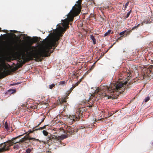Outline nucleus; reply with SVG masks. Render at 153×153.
<instances>
[{
	"label": "nucleus",
	"instance_id": "13",
	"mask_svg": "<svg viewBox=\"0 0 153 153\" xmlns=\"http://www.w3.org/2000/svg\"><path fill=\"white\" fill-rule=\"evenodd\" d=\"M150 19L149 18L145 19L143 21V23H148L149 22Z\"/></svg>",
	"mask_w": 153,
	"mask_h": 153
},
{
	"label": "nucleus",
	"instance_id": "24",
	"mask_svg": "<svg viewBox=\"0 0 153 153\" xmlns=\"http://www.w3.org/2000/svg\"><path fill=\"white\" fill-rule=\"evenodd\" d=\"M4 127H5V128L6 129H8V127L7 123V122H6L5 123Z\"/></svg>",
	"mask_w": 153,
	"mask_h": 153
},
{
	"label": "nucleus",
	"instance_id": "17",
	"mask_svg": "<svg viewBox=\"0 0 153 153\" xmlns=\"http://www.w3.org/2000/svg\"><path fill=\"white\" fill-rule=\"evenodd\" d=\"M140 25V24H138L137 25V26H135L134 27L131 29V30H133L134 29H137L138 27Z\"/></svg>",
	"mask_w": 153,
	"mask_h": 153
},
{
	"label": "nucleus",
	"instance_id": "23",
	"mask_svg": "<svg viewBox=\"0 0 153 153\" xmlns=\"http://www.w3.org/2000/svg\"><path fill=\"white\" fill-rule=\"evenodd\" d=\"M131 12V10H130V11L129 12H128V13H127V15L126 16V18H127L129 17Z\"/></svg>",
	"mask_w": 153,
	"mask_h": 153
},
{
	"label": "nucleus",
	"instance_id": "36",
	"mask_svg": "<svg viewBox=\"0 0 153 153\" xmlns=\"http://www.w3.org/2000/svg\"><path fill=\"white\" fill-rule=\"evenodd\" d=\"M113 45H112L111 46V47H110V48H111V47L113 46Z\"/></svg>",
	"mask_w": 153,
	"mask_h": 153
},
{
	"label": "nucleus",
	"instance_id": "42",
	"mask_svg": "<svg viewBox=\"0 0 153 153\" xmlns=\"http://www.w3.org/2000/svg\"><path fill=\"white\" fill-rule=\"evenodd\" d=\"M42 142H44V141H42Z\"/></svg>",
	"mask_w": 153,
	"mask_h": 153
},
{
	"label": "nucleus",
	"instance_id": "2",
	"mask_svg": "<svg viewBox=\"0 0 153 153\" xmlns=\"http://www.w3.org/2000/svg\"><path fill=\"white\" fill-rule=\"evenodd\" d=\"M130 74L128 73L126 80L121 82H117L111 84L110 86L100 87L98 88L95 93H99V94L103 97H107L108 99H114L117 98V96L122 93L125 90L126 88H129L131 84L130 81L129 82L130 78Z\"/></svg>",
	"mask_w": 153,
	"mask_h": 153
},
{
	"label": "nucleus",
	"instance_id": "21",
	"mask_svg": "<svg viewBox=\"0 0 153 153\" xmlns=\"http://www.w3.org/2000/svg\"><path fill=\"white\" fill-rule=\"evenodd\" d=\"M81 2H79V3L78 4V8L80 10H81Z\"/></svg>",
	"mask_w": 153,
	"mask_h": 153
},
{
	"label": "nucleus",
	"instance_id": "7",
	"mask_svg": "<svg viewBox=\"0 0 153 153\" xmlns=\"http://www.w3.org/2000/svg\"><path fill=\"white\" fill-rule=\"evenodd\" d=\"M79 119V117H77L76 116L74 115H69V117L67 119V122L70 124H71L74 122H75L76 120H78Z\"/></svg>",
	"mask_w": 153,
	"mask_h": 153
},
{
	"label": "nucleus",
	"instance_id": "22",
	"mask_svg": "<svg viewBox=\"0 0 153 153\" xmlns=\"http://www.w3.org/2000/svg\"><path fill=\"white\" fill-rule=\"evenodd\" d=\"M75 87V86H74V87L71 88L70 90L68 91V94H67L68 95H69V94L70 93L71 91L73 90L74 88Z\"/></svg>",
	"mask_w": 153,
	"mask_h": 153
},
{
	"label": "nucleus",
	"instance_id": "9",
	"mask_svg": "<svg viewBox=\"0 0 153 153\" xmlns=\"http://www.w3.org/2000/svg\"><path fill=\"white\" fill-rule=\"evenodd\" d=\"M83 108H80L77 109L76 113L78 115V117H79V115L82 116L83 113Z\"/></svg>",
	"mask_w": 153,
	"mask_h": 153
},
{
	"label": "nucleus",
	"instance_id": "26",
	"mask_svg": "<svg viewBox=\"0 0 153 153\" xmlns=\"http://www.w3.org/2000/svg\"><path fill=\"white\" fill-rule=\"evenodd\" d=\"M55 86V85L54 84H52L51 85H49V88L50 89H52L53 87H54Z\"/></svg>",
	"mask_w": 153,
	"mask_h": 153
},
{
	"label": "nucleus",
	"instance_id": "12",
	"mask_svg": "<svg viewBox=\"0 0 153 153\" xmlns=\"http://www.w3.org/2000/svg\"><path fill=\"white\" fill-rule=\"evenodd\" d=\"M90 38L92 40L94 44H95L96 43V40L94 38V37L93 35H91Z\"/></svg>",
	"mask_w": 153,
	"mask_h": 153
},
{
	"label": "nucleus",
	"instance_id": "4",
	"mask_svg": "<svg viewBox=\"0 0 153 153\" xmlns=\"http://www.w3.org/2000/svg\"><path fill=\"white\" fill-rule=\"evenodd\" d=\"M149 79L153 77V65H151L149 68L146 69L145 73L140 78L142 79Z\"/></svg>",
	"mask_w": 153,
	"mask_h": 153
},
{
	"label": "nucleus",
	"instance_id": "40",
	"mask_svg": "<svg viewBox=\"0 0 153 153\" xmlns=\"http://www.w3.org/2000/svg\"><path fill=\"white\" fill-rule=\"evenodd\" d=\"M13 35H14L15 36H16V35H15V34H14Z\"/></svg>",
	"mask_w": 153,
	"mask_h": 153
},
{
	"label": "nucleus",
	"instance_id": "5",
	"mask_svg": "<svg viewBox=\"0 0 153 153\" xmlns=\"http://www.w3.org/2000/svg\"><path fill=\"white\" fill-rule=\"evenodd\" d=\"M45 128V126H44L43 127H39V128H33V130L32 131V130H29L27 132V135L26 136V138H27V140H32L33 141H37L39 142L40 143L41 142V141L39 140V139H36L35 138H33L30 137V136H29V134L31 133H33L34 131H37L38 130H42L43 129Z\"/></svg>",
	"mask_w": 153,
	"mask_h": 153
},
{
	"label": "nucleus",
	"instance_id": "33",
	"mask_svg": "<svg viewBox=\"0 0 153 153\" xmlns=\"http://www.w3.org/2000/svg\"><path fill=\"white\" fill-rule=\"evenodd\" d=\"M7 30H4L3 31L4 32H6Z\"/></svg>",
	"mask_w": 153,
	"mask_h": 153
},
{
	"label": "nucleus",
	"instance_id": "35",
	"mask_svg": "<svg viewBox=\"0 0 153 153\" xmlns=\"http://www.w3.org/2000/svg\"><path fill=\"white\" fill-rule=\"evenodd\" d=\"M25 35V34H21V36H23V35Z\"/></svg>",
	"mask_w": 153,
	"mask_h": 153
},
{
	"label": "nucleus",
	"instance_id": "43",
	"mask_svg": "<svg viewBox=\"0 0 153 153\" xmlns=\"http://www.w3.org/2000/svg\"><path fill=\"white\" fill-rule=\"evenodd\" d=\"M152 144H153V143H152Z\"/></svg>",
	"mask_w": 153,
	"mask_h": 153
},
{
	"label": "nucleus",
	"instance_id": "30",
	"mask_svg": "<svg viewBox=\"0 0 153 153\" xmlns=\"http://www.w3.org/2000/svg\"><path fill=\"white\" fill-rule=\"evenodd\" d=\"M50 136H48L47 138V140L48 141H49L50 140H51V139H50Z\"/></svg>",
	"mask_w": 153,
	"mask_h": 153
},
{
	"label": "nucleus",
	"instance_id": "19",
	"mask_svg": "<svg viewBox=\"0 0 153 153\" xmlns=\"http://www.w3.org/2000/svg\"><path fill=\"white\" fill-rule=\"evenodd\" d=\"M43 134L45 136H47L48 135V133L47 131L45 130H43L42 131Z\"/></svg>",
	"mask_w": 153,
	"mask_h": 153
},
{
	"label": "nucleus",
	"instance_id": "29",
	"mask_svg": "<svg viewBox=\"0 0 153 153\" xmlns=\"http://www.w3.org/2000/svg\"><path fill=\"white\" fill-rule=\"evenodd\" d=\"M5 138V137L4 136H0V140H2L3 139H4Z\"/></svg>",
	"mask_w": 153,
	"mask_h": 153
},
{
	"label": "nucleus",
	"instance_id": "34",
	"mask_svg": "<svg viewBox=\"0 0 153 153\" xmlns=\"http://www.w3.org/2000/svg\"><path fill=\"white\" fill-rule=\"evenodd\" d=\"M112 115V114H111L110 115V116H109L108 117H110V116H111Z\"/></svg>",
	"mask_w": 153,
	"mask_h": 153
},
{
	"label": "nucleus",
	"instance_id": "3",
	"mask_svg": "<svg viewBox=\"0 0 153 153\" xmlns=\"http://www.w3.org/2000/svg\"><path fill=\"white\" fill-rule=\"evenodd\" d=\"M22 135H19V136L12 138L11 140L7 141L0 144V153L9 150L10 149V146L14 144L19 143L22 144L23 143H25L27 141L26 136L21 139L18 140V138Z\"/></svg>",
	"mask_w": 153,
	"mask_h": 153
},
{
	"label": "nucleus",
	"instance_id": "25",
	"mask_svg": "<svg viewBox=\"0 0 153 153\" xmlns=\"http://www.w3.org/2000/svg\"><path fill=\"white\" fill-rule=\"evenodd\" d=\"M44 119H45V118H43V119L41 121V122L39 123V124H38V125H37V126L36 127H36H38L39 126V125H40V124H41V123L42 122H43L44 121Z\"/></svg>",
	"mask_w": 153,
	"mask_h": 153
},
{
	"label": "nucleus",
	"instance_id": "11",
	"mask_svg": "<svg viewBox=\"0 0 153 153\" xmlns=\"http://www.w3.org/2000/svg\"><path fill=\"white\" fill-rule=\"evenodd\" d=\"M66 98H64H64L62 97V99L61 100H59V103H60V104H61L62 103H65L66 102Z\"/></svg>",
	"mask_w": 153,
	"mask_h": 153
},
{
	"label": "nucleus",
	"instance_id": "38",
	"mask_svg": "<svg viewBox=\"0 0 153 153\" xmlns=\"http://www.w3.org/2000/svg\"><path fill=\"white\" fill-rule=\"evenodd\" d=\"M1 28L0 27V31H1Z\"/></svg>",
	"mask_w": 153,
	"mask_h": 153
},
{
	"label": "nucleus",
	"instance_id": "37",
	"mask_svg": "<svg viewBox=\"0 0 153 153\" xmlns=\"http://www.w3.org/2000/svg\"><path fill=\"white\" fill-rule=\"evenodd\" d=\"M22 65H20V67H21L22 66Z\"/></svg>",
	"mask_w": 153,
	"mask_h": 153
},
{
	"label": "nucleus",
	"instance_id": "10",
	"mask_svg": "<svg viewBox=\"0 0 153 153\" xmlns=\"http://www.w3.org/2000/svg\"><path fill=\"white\" fill-rule=\"evenodd\" d=\"M67 80L60 81L59 83V85L64 86L67 84Z\"/></svg>",
	"mask_w": 153,
	"mask_h": 153
},
{
	"label": "nucleus",
	"instance_id": "1",
	"mask_svg": "<svg viewBox=\"0 0 153 153\" xmlns=\"http://www.w3.org/2000/svg\"><path fill=\"white\" fill-rule=\"evenodd\" d=\"M78 10V9L74 6L73 7L72 9L67 15V17L64 20H62V25L63 27H60L59 29L56 32L53 39L48 38L44 39L43 41L45 46L43 49L39 52H34L35 47L33 46L28 45L25 47L22 53L24 55L22 57L21 55L19 54L18 55V59L19 60L22 59H26L29 61L33 60L35 58L36 61H41L43 59V57H46L49 56L51 53H52L55 48L52 51L51 49H52V47H56L58 44V41L60 39V37L62 36L68 27L69 22L73 21L74 15Z\"/></svg>",
	"mask_w": 153,
	"mask_h": 153
},
{
	"label": "nucleus",
	"instance_id": "39",
	"mask_svg": "<svg viewBox=\"0 0 153 153\" xmlns=\"http://www.w3.org/2000/svg\"><path fill=\"white\" fill-rule=\"evenodd\" d=\"M122 75H123L122 74H121V75H120V76H122Z\"/></svg>",
	"mask_w": 153,
	"mask_h": 153
},
{
	"label": "nucleus",
	"instance_id": "8",
	"mask_svg": "<svg viewBox=\"0 0 153 153\" xmlns=\"http://www.w3.org/2000/svg\"><path fill=\"white\" fill-rule=\"evenodd\" d=\"M50 139H51V141H52V140H62L64 138H66V137H65L64 135H62L61 136H58V137L55 136H50ZM53 141L54 142V141Z\"/></svg>",
	"mask_w": 153,
	"mask_h": 153
},
{
	"label": "nucleus",
	"instance_id": "6",
	"mask_svg": "<svg viewBox=\"0 0 153 153\" xmlns=\"http://www.w3.org/2000/svg\"><path fill=\"white\" fill-rule=\"evenodd\" d=\"M66 129V131H64V132H66L67 135L69 136L75 134L78 131V129L76 128V126L74 125H73L71 126H68Z\"/></svg>",
	"mask_w": 153,
	"mask_h": 153
},
{
	"label": "nucleus",
	"instance_id": "28",
	"mask_svg": "<svg viewBox=\"0 0 153 153\" xmlns=\"http://www.w3.org/2000/svg\"><path fill=\"white\" fill-rule=\"evenodd\" d=\"M31 152V149L29 148L27 149L26 150V153H30Z\"/></svg>",
	"mask_w": 153,
	"mask_h": 153
},
{
	"label": "nucleus",
	"instance_id": "15",
	"mask_svg": "<svg viewBox=\"0 0 153 153\" xmlns=\"http://www.w3.org/2000/svg\"><path fill=\"white\" fill-rule=\"evenodd\" d=\"M112 31L111 30H108L107 32L105 33L104 34V36H105L109 34Z\"/></svg>",
	"mask_w": 153,
	"mask_h": 153
},
{
	"label": "nucleus",
	"instance_id": "16",
	"mask_svg": "<svg viewBox=\"0 0 153 153\" xmlns=\"http://www.w3.org/2000/svg\"><path fill=\"white\" fill-rule=\"evenodd\" d=\"M19 146L18 144H15L14 146H13V148L14 149L17 150L19 149Z\"/></svg>",
	"mask_w": 153,
	"mask_h": 153
},
{
	"label": "nucleus",
	"instance_id": "41",
	"mask_svg": "<svg viewBox=\"0 0 153 153\" xmlns=\"http://www.w3.org/2000/svg\"><path fill=\"white\" fill-rule=\"evenodd\" d=\"M36 108L37 109H38V107H36Z\"/></svg>",
	"mask_w": 153,
	"mask_h": 153
},
{
	"label": "nucleus",
	"instance_id": "18",
	"mask_svg": "<svg viewBox=\"0 0 153 153\" xmlns=\"http://www.w3.org/2000/svg\"><path fill=\"white\" fill-rule=\"evenodd\" d=\"M128 4H129V2L128 1L127 2L126 4H125L124 7H123V10H125L126 9L127 6H128Z\"/></svg>",
	"mask_w": 153,
	"mask_h": 153
},
{
	"label": "nucleus",
	"instance_id": "27",
	"mask_svg": "<svg viewBox=\"0 0 153 153\" xmlns=\"http://www.w3.org/2000/svg\"><path fill=\"white\" fill-rule=\"evenodd\" d=\"M33 41L34 42H36L38 41L37 38V37H35V38H33Z\"/></svg>",
	"mask_w": 153,
	"mask_h": 153
},
{
	"label": "nucleus",
	"instance_id": "14",
	"mask_svg": "<svg viewBox=\"0 0 153 153\" xmlns=\"http://www.w3.org/2000/svg\"><path fill=\"white\" fill-rule=\"evenodd\" d=\"M126 32L127 34H129V32H128L126 30H125L124 31H122V32L120 33L119 34L120 35L122 36Z\"/></svg>",
	"mask_w": 153,
	"mask_h": 153
},
{
	"label": "nucleus",
	"instance_id": "31",
	"mask_svg": "<svg viewBox=\"0 0 153 153\" xmlns=\"http://www.w3.org/2000/svg\"><path fill=\"white\" fill-rule=\"evenodd\" d=\"M27 38L28 40H31V38L30 37L28 36H27Z\"/></svg>",
	"mask_w": 153,
	"mask_h": 153
},
{
	"label": "nucleus",
	"instance_id": "32",
	"mask_svg": "<svg viewBox=\"0 0 153 153\" xmlns=\"http://www.w3.org/2000/svg\"><path fill=\"white\" fill-rule=\"evenodd\" d=\"M121 38V36L120 37L118 38L117 39L121 40L122 39Z\"/></svg>",
	"mask_w": 153,
	"mask_h": 153
},
{
	"label": "nucleus",
	"instance_id": "20",
	"mask_svg": "<svg viewBox=\"0 0 153 153\" xmlns=\"http://www.w3.org/2000/svg\"><path fill=\"white\" fill-rule=\"evenodd\" d=\"M149 100L150 97H147L144 99V101L145 102H146L149 101Z\"/></svg>",
	"mask_w": 153,
	"mask_h": 153
}]
</instances>
